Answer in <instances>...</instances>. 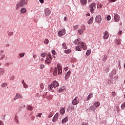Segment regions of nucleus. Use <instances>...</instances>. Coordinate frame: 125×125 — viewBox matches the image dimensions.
<instances>
[{
  "mask_svg": "<svg viewBox=\"0 0 125 125\" xmlns=\"http://www.w3.org/2000/svg\"><path fill=\"white\" fill-rule=\"evenodd\" d=\"M81 48L83 49V50H86L87 49V46H86V44L85 43L82 42L81 43Z\"/></svg>",
  "mask_w": 125,
  "mask_h": 125,
  "instance_id": "nucleus-11",
  "label": "nucleus"
},
{
  "mask_svg": "<svg viewBox=\"0 0 125 125\" xmlns=\"http://www.w3.org/2000/svg\"><path fill=\"white\" fill-rule=\"evenodd\" d=\"M53 75L56 77V76H57V67H55L54 70L53 72Z\"/></svg>",
  "mask_w": 125,
  "mask_h": 125,
  "instance_id": "nucleus-31",
  "label": "nucleus"
},
{
  "mask_svg": "<svg viewBox=\"0 0 125 125\" xmlns=\"http://www.w3.org/2000/svg\"><path fill=\"white\" fill-rule=\"evenodd\" d=\"M115 42L116 44L119 45V44H121V42H122V40L115 39Z\"/></svg>",
  "mask_w": 125,
  "mask_h": 125,
  "instance_id": "nucleus-30",
  "label": "nucleus"
},
{
  "mask_svg": "<svg viewBox=\"0 0 125 125\" xmlns=\"http://www.w3.org/2000/svg\"><path fill=\"white\" fill-rule=\"evenodd\" d=\"M120 16H119V15L118 14H114V21L115 22H119V21H120Z\"/></svg>",
  "mask_w": 125,
  "mask_h": 125,
  "instance_id": "nucleus-8",
  "label": "nucleus"
},
{
  "mask_svg": "<svg viewBox=\"0 0 125 125\" xmlns=\"http://www.w3.org/2000/svg\"><path fill=\"white\" fill-rule=\"evenodd\" d=\"M80 2L83 5H85L87 3V0H80Z\"/></svg>",
  "mask_w": 125,
  "mask_h": 125,
  "instance_id": "nucleus-23",
  "label": "nucleus"
},
{
  "mask_svg": "<svg viewBox=\"0 0 125 125\" xmlns=\"http://www.w3.org/2000/svg\"><path fill=\"white\" fill-rule=\"evenodd\" d=\"M6 66H8V65H9V63L7 62V63H6Z\"/></svg>",
  "mask_w": 125,
  "mask_h": 125,
  "instance_id": "nucleus-63",
  "label": "nucleus"
},
{
  "mask_svg": "<svg viewBox=\"0 0 125 125\" xmlns=\"http://www.w3.org/2000/svg\"><path fill=\"white\" fill-rule=\"evenodd\" d=\"M66 90V87L63 86L59 89V92H63Z\"/></svg>",
  "mask_w": 125,
  "mask_h": 125,
  "instance_id": "nucleus-20",
  "label": "nucleus"
},
{
  "mask_svg": "<svg viewBox=\"0 0 125 125\" xmlns=\"http://www.w3.org/2000/svg\"><path fill=\"white\" fill-rule=\"evenodd\" d=\"M42 113H39L36 116V117H39V118H41V117H42Z\"/></svg>",
  "mask_w": 125,
  "mask_h": 125,
  "instance_id": "nucleus-52",
  "label": "nucleus"
},
{
  "mask_svg": "<svg viewBox=\"0 0 125 125\" xmlns=\"http://www.w3.org/2000/svg\"><path fill=\"white\" fill-rule=\"evenodd\" d=\"M52 54L53 55H56V52L54 50H52Z\"/></svg>",
  "mask_w": 125,
  "mask_h": 125,
  "instance_id": "nucleus-48",
  "label": "nucleus"
},
{
  "mask_svg": "<svg viewBox=\"0 0 125 125\" xmlns=\"http://www.w3.org/2000/svg\"><path fill=\"white\" fill-rule=\"evenodd\" d=\"M112 96H114V97L116 96V92H112Z\"/></svg>",
  "mask_w": 125,
  "mask_h": 125,
  "instance_id": "nucleus-55",
  "label": "nucleus"
},
{
  "mask_svg": "<svg viewBox=\"0 0 125 125\" xmlns=\"http://www.w3.org/2000/svg\"><path fill=\"white\" fill-rule=\"evenodd\" d=\"M74 30H78L79 29V25H76L73 26Z\"/></svg>",
  "mask_w": 125,
  "mask_h": 125,
  "instance_id": "nucleus-41",
  "label": "nucleus"
},
{
  "mask_svg": "<svg viewBox=\"0 0 125 125\" xmlns=\"http://www.w3.org/2000/svg\"><path fill=\"white\" fill-rule=\"evenodd\" d=\"M83 27H82L81 28L79 29L78 30V33L79 35H83V31H84Z\"/></svg>",
  "mask_w": 125,
  "mask_h": 125,
  "instance_id": "nucleus-17",
  "label": "nucleus"
},
{
  "mask_svg": "<svg viewBox=\"0 0 125 125\" xmlns=\"http://www.w3.org/2000/svg\"><path fill=\"white\" fill-rule=\"evenodd\" d=\"M44 43H45L46 44H48V43L49 42V41L48 40V39H45L44 40Z\"/></svg>",
  "mask_w": 125,
  "mask_h": 125,
  "instance_id": "nucleus-43",
  "label": "nucleus"
},
{
  "mask_svg": "<svg viewBox=\"0 0 125 125\" xmlns=\"http://www.w3.org/2000/svg\"><path fill=\"white\" fill-rule=\"evenodd\" d=\"M122 34H123V31H119L118 34L119 35H122Z\"/></svg>",
  "mask_w": 125,
  "mask_h": 125,
  "instance_id": "nucleus-58",
  "label": "nucleus"
},
{
  "mask_svg": "<svg viewBox=\"0 0 125 125\" xmlns=\"http://www.w3.org/2000/svg\"><path fill=\"white\" fill-rule=\"evenodd\" d=\"M58 113H57L54 116L52 119V122H53V123H56V122H57V120H58Z\"/></svg>",
  "mask_w": 125,
  "mask_h": 125,
  "instance_id": "nucleus-15",
  "label": "nucleus"
},
{
  "mask_svg": "<svg viewBox=\"0 0 125 125\" xmlns=\"http://www.w3.org/2000/svg\"><path fill=\"white\" fill-rule=\"evenodd\" d=\"M96 22L98 23V24H100V23H101V21L102 20V19L101 18V16L100 15H98L96 16V18L95 19Z\"/></svg>",
  "mask_w": 125,
  "mask_h": 125,
  "instance_id": "nucleus-10",
  "label": "nucleus"
},
{
  "mask_svg": "<svg viewBox=\"0 0 125 125\" xmlns=\"http://www.w3.org/2000/svg\"><path fill=\"white\" fill-rule=\"evenodd\" d=\"M26 5V0H21L20 2L17 3L16 4V9H18L20 6H25Z\"/></svg>",
  "mask_w": 125,
  "mask_h": 125,
  "instance_id": "nucleus-3",
  "label": "nucleus"
},
{
  "mask_svg": "<svg viewBox=\"0 0 125 125\" xmlns=\"http://www.w3.org/2000/svg\"><path fill=\"white\" fill-rule=\"evenodd\" d=\"M27 108V110H29V111H32L34 109V107L32 105H28Z\"/></svg>",
  "mask_w": 125,
  "mask_h": 125,
  "instance_id": "nucleus-34",
  "label": "nucleus"
},
{
  "mask_svg": "<svg viewBox=\"0 0 125 125\" xmlns=\"http://www.w3.org/2000/svg\"><path fill=\"white\" fill-rule=\"evenodd\" d=\"M30 120H31V121H34L35 120V116L32 115L30 117Z\"/></svg>",
  "mask_w": 125,
  "mask_h": 125,
  "instance_id": "nucleus-49",
  "label": "nucleus"
},
{
  "mask_svg": "<svg viewBox=\"0 0 125 125\" xmlns=\"http://www.w3.org/2000/svg\"><path fill=\"white\" fill-rule=\"evenodd\" d=\"M96 8V3L93 2L89 5V9L91 13H94V10Z\"/></svg>",
  "mask_w": 125,
  "mask_h": 125,
  "instance_id": "nucleus-2",
  "label": "nucleus"
},
{
  "mask_svg": "<svg viewBox=\"0 0 125 125\" xmlns=\"http://www.w3.org/2000/svg\"><path fill=\"white\" fill-rule=\"evenodd\" d=\"M59 86V83L56 81H54L52 83L48 85L49 90L51 91L52 92L54 91V88L56 87H58Z\"/></svg>",
  "mask_w": 125,
  "mask_h": 125,
  "instance_id": "nucleus-1",
  "label": "nucleus"
},
{
  "mask_svg": "<svg viewBox=\"0 0 125 125\" xmlns=\"http://www.w3.org/2000/svg\"><path fill=\"white\" fill-rule=\"evenodd\" d=\"M23 98V96H22V95L19 94V93H17L14 98V100H17V99H22Z\"/></svg>",
  "mask_w": 125,
  "mask_h": 125,
  "instance_id": "nucleus-6",
  "label": "nucleus"
},
{
  "mask_svg": "<svg viewBox=\"0 0 125 125\" xmlns=\"http://www.w3.org/2000/svg\"><path fill=\"white\" fill-rule=\"evenodd\" d=\"M82 42V39H78L76 40H75L73 42L74 44H76V45H78Z\"/></svg>",
  "mask_w": 125,
  "mask_h": 125,
  "instance_id": "nucleus-16",
  "label": "nucleus"
},
{
  "mask_svg": "<svg viewBox=\"0 0 125 125\" xmlns=\"http://www.w3.org/2000/svg\"><path fill=\"white\" fill-rule=\"evenodd\" d=\"M88 24H91L92 23H93V17H92L87 22Z\"/></svg>",
  "mask_w": 125,
  "mask_h": 125,
  "instance_id": "nucleus-25",
  "label": "nucleus"
},
{
  "mask_svg": "<svg viewBox=\"0 0 125 125\" xmlns=\"http://www.w3.org/2000/svg\"><path fill=\"white\" fill-rule=\"evenodd\" d=\"M82 125H88V124H86L85 123H83Z\"/></svg>",
  "mask_w": 125,
  "mask_h": 125,
  "instance_id": "nucleus-60",
  "label": "nucleus"
},
{
  "mask_svg": "<svg viewBox=\"0 0 125 125\" xmlns=\"http://www.w3.org/2000/svg\"><path fill=\"white\" fill-rule=\"evenodd\" d=\"M78 99V97H76L74 100L72 102V105H77V104H79V103L80 101L77 100Z\"/></svg>",
  "mask_w": 125,
  "mask_h": 125,
  "instance_id": "nucleus-7",
  "label": "nucleus"
},
{
  "mask_svg": "<svg viewBox=\"0 0 125 125\" xmlns=\"http://www.w3.org/2000/svg\"><path fill=\"white\" fill-rule=\"evenodd\" d=\"M23 87L24 88H27V87H28V85H27V84H26L25 83H24Z\"/></svg>",
  "mask_w": 125,
  "mask_h": 125,
  "instance_id": "nucleus-45",
  "label": "nucleus"
},
{
  "mask_svg": "<svg viewBox=\"0 0 125 125\" xmlns=\"http://www.w3.org/2000/svg\"><path fill=\"white\" fill-rule=\"evenodd\" d=\"M64 52L65 53H66L67 54H68L71 52V50L70 49L65 50L64 51Z\"/></svg>",
  "mask_w": 125,
  "mask_h": 125,
  "instance_id": "nucleus-40",
  "label": "nucleus"
},
{
  "mask_svg": "<svg viewBox=\"0 0 125 125\" xmlns=\"http://www.w3.org/2000/svg\"><path fill=\"white\" fill-rule=\"evenodd\" d=\"M12 35H13V32H9L8 33V36H12Z\"/></svg>",
  "mask_w": 125,
  "mask_h": 125,
  "instance_id": "nucleus-53",
  "label": "nucleus"
},
{
  "mask_svg": "<svg viewBox=\"0 0 125 125\" xmlns=\"http://www.w3.org/2000/svg\"><path fill=\"white\" fill-rule=\"evenodd\" d=\"M41 3H43L44 2V1L43 0H39Z\"/></svg>",
  "mask_w": 125,
  "mask_h": 125,
  "instance_id": "nucleus-56",
  "label": "nucleus"
},
{
  "mask_svg": "<svg viewBox=\"0 0 125 125\" xmlns=\"http://www.w3.org/2000/svg\"><path fill=\"white\" fill-rule=\"evenodd\" d=\"M96 110V108L94 105H91L89 107V111H92V112H94Z\"/></svg>",
  "mask_w": 125,
  "mask_h": 125,
  "instance_id": "nucleus-18",
  "label": "nucleus"
},
{
  "mask_svg": "<svg viewBox=\"0 0 125 125\" xmlns=\"http://www.w3.org/2000/svg\"><path fill=\"white\" fill-rule=\"evenodd\" d=\"M51 60H52V58H51V55H49V58H46L45 60V62L47 64V65H49L50 63H51Z\"/></svg>",
  "mask_w": 125,
  "mask_h": 125,
  "instance_id": "nucleus-4",
  "label": "nucleus"
},
{
  "mask_svg": "<svg viewBox=\"0 0 125 125\" xmlns=\"http://www.w3.org/2000/svg\"><path fill=\"white\" fill-rule=\"evenodd\" d=\"M7 85V84H6V83H3V84H2L1 86L2 87H5V86H6Z\"/></svg>",
  "mask_w": 125,
  "mask_h": 125,
  "instance_id": "nucleus-46",
  "label": "nucleus"
},
{
  "mask_svg": "<svg viewBox=\"0 0 125 125\" xmlns=\"http://www.w3.org/2000/svg\"><path fill=\"white\" fill-rule=\"evenodd\" d=\"M41 56L42 57H43V58H44V57H45V53H42L41 54Z\"/></svg>",
  "mask_w": 125,
  "mask_h": 125,
  "instance_id": "nucleus-47",
  "label": "nucleus"
},
{
  "mask_svg": "<svg viewBox=\"0 0 125 125\" xmlns=\"http://www.w3.org/2000/svg\"><path fill=\"white\" fill-rule=\"evenodd\" d=\"M40 87L41 89H43V88L44 87V85H43V84H41Z\"/></svg>",
  "mask_w": 125,
  "mask_h": 125,
  "instance_id": "nucleus-50",
  "label": "nucleus"
},
{
  "mask_svg": "<svg viewBox=\"0 0 125 125\" xmlns=\"http://www.w3.org/2000/svg\"><path fill=\"white\" fill-rule=\"evenodd\" d=\"M71 76V71L69 70L65 75V80L67 81L69 79V78Z\"/></svg>",
  "mask_w": 125,
  "mask_h": 125,
  "instance_id": "nucleus-9",
  "label": "nucleus"
},
{
  "mask_svg": "<svg viewBox=\"0 0 125 125\" xmlns=\"http://www.w3.org/2000/svg\"><path fill=\"white\" fill-rule=\"evenodd\" d=\"M14 120H15V123H16V124H19V121H18V116H17V115L15 116Z\"/></svg>",
  "mask_w": 125,
  "mask_h": 125,
  "instance_id": "nucleus-33",
  "label": "nucleus"
},
{
  "mask_svg": "<svg viewBox=\"0 0 125 125\" xmlns=\"http://www.w3.org/2000/svg\"><path fill=\"white\" fill-rule=\"evenodd\" d=\"M52 117V114H50L49 116H48V118H51Z\"/></svg>",
  "mask_w": 125,
  "mask_h": 125,
  "instance_id": "nucleus-59",
  "label": "nucleus"
},
{
  "mask_svg": "<svg viewBox=\"0 0 125 125\" xmlns=\"http://www.w3.org/2000/svg\"><path fill=\"white\" fill-rule=\"evenodd\" d=\"M14 76L12 75L9 77V80L10 81H14Z\"/></svg>",
  "mask_w": 125,
  "mask_h": 125,
  "instance_id": "nucleus-38",
  "label": "nucleus"
},
{
  "mask_svg": "<svg viewBox=\"0 0 125 125\" xmlns=\"http://www.w3.org/2000/svg\"><path fill=\"white\" fill-rule=\"evenodd\" d=\"M68 67H65L64 68V70L65 72H67V71H68Z\"/></svg>",
  "mask_w": 125,
  "mask_h": 125,
  "instance_id": "nucleus-54",
  "label": "nucleus"
},
{
  "mask_svg": "<svg viewBox=\"0 0 125 125\" xmlns=\"http://www.w3.org/2000/svg\"><path fill=\"white\" fill-rule=\"evenodd\" d=\"M125 104L124 103L121 105V109H122V110H124L125 109Z\"/></svg>",
  "mask_w": 125,
  "mask_h": 125,
  "instance_id": "nucleus-42",
  "label": "nucleus"
},
{
  "mask_svg": "<svg viewBox=\"0 0 125 125\" xmlns=\"http://www.w3.org/2000/svg\"><path fill=\"white\" fill-rule=\"evenodd\" d=\"M69 119V117H66L63 119L62 120V124H64V123H66V122H68V120Z\"/></svg>",
  "mask_w": 125,
  "mask_h": 125,
  "instance_id": "nucleus-24",
  "label": "nucleus"
},
{
  "mask_svg": "<svg viewBox=\"0 0 125 125\" xmlns=\"http://www.w3.org/2000/svg\"><path fill=\"white\" fill-rule=\"evenodd\" d=\"M112 74H113V75H117V69H113L112 71Z\"/></svg>",
  "mask_w": 125,
  "mask_h": 125,
  "instance_id": "nucleus-36",
  "label": "nucleus"
},
{
  "mask_svg": "<svg viewBox=\"0 0 125 125\" xmlns=\"http://www.w3.org/2000/svg\"><path fill=\"white\" fill-rule=\"evenodd\" d=\"M44 13L46 16H49L50 13H51V11L49 8H46L44 10Z\"/></svg>",
  "mask_w": 125,
  "mask_h": 125,
  "instance_id": "nucleus-12",
  "label": "nucleus"
},
{
  "mask_svg": "<svg viewBox=\"0 0 125 125\" xmlns=\"http://www.w3.org/2000/svg\"><path fill=\"white\" fill-rule=\"evenodd\" d=\"M92 97H93V94L92 93L89 94L86 98V101L89 100V99L92 98Z\"/></svg>",
  "mask_w": 125,
  "mask_h": 125,
  "instance_id": "nucleus-27",
  "label": "nucleus"
},
{
  "mask_svg": "<svg viewBox=\"0 0 125 125\" xmlns=\"http://www.w3.org/2000/svg\"><path fill=\"white\" fill-rule=\"evenodd\" d=\"M102 58L104 62L106 61V60H107V58H108V56L106 55H104L102 56Z\"/></svg>",
  "mask_w": 125,
  "mask_h": 125,
  "instance_id": "nucleus-26",
  "label": "nucleus"
},
{
  "mask_svg": "<svg viewBox=\"0 0 125 125\" xmlns=\"http://www.w3.org/2000/svg\"><path fill=\"white\" fill-rule=\"evenodd\" d=\"M0 53H1V54H3L2 53H3V50H1Z\"/></svg>",
  "mask_w": 125,
  "mask_h": 125,
  "instance_id": "nucleus-62",
  "label": "nucleus"
},
{
  "mask_svg": "<svg viewBox=\"0 0 125 125\" xmlns=\"http://www.w3.org/2000/svg\"><path fill=\"white\" fill-rule=\"evenodd\" d=\"M66 111V108L65 107H63L60 110V114L61 115H64L65 114V112Z\"/></svg>",
  "mask_w": 125,
  "mask_h": 125,
  "instance_id": "nucleus-21",
  "label": "nucleus"
},
{
  "mask_svg": "<svg viewBox=\"0 0 125 125\" xmlns=\"http://www.w3.org/2000/svg\"><path fill=\"white\" fill-rule=\"evenodd\" d=\"M62 45V48H64V49H67V45H66V43H63Z\"/></svg>",
  "mask_w": 125,
  "mask_h": 125,
  "instance_id": "nucleus-37",
  "label": "nucleus"
},
{
  "mask_svg": "<svg viewBox=\"0 0 125 125\" xmlns=\"http://www.w3.org/2000/svg\"><path fill=\"white\" fill-rule=\"evenodd\" d=\"M36 57H37V55H33V58H34V59H36Z\"/></svg>",
  "mask_w": 125,
  "mask_h": 125,
  "instance_id": "nucleus-61",
  "label": "nucleus"
},
{
  "mask_svg": "<svg viewBox=\"0 0 125 125\" xmlns=\"http://www.w3.org/2000/svg\"><path fill=\"white\" fill-rule=\"evenodd\" d=\"M108 38H109V33L108 31H105L104 32L103 39H104V40H107Z\"/></svg>",
  "mask_w": 125,
  "mask_h": 125,
  "instance_id": "nucleus-14",
  "label": "nucleus"
},
{
  "mask_svg": "<svg viewBox=\"0 0 125 125\" xmlns=\"http://www.w3.org/2000/svg\"><path fill=\"white\" fill-rule=\"evenodd\" d=\"M76 50H78V51H82V47L80 45H78L75 47Z\"/></svg>",
  "mask_w": 125,
  "mask_h": 125,
  "instance_id": "nucleus-29",
  "label": "nucleus"
},
{
  "mask_svg": "<svg viewBox=\"0 0 125 125\" xmlns=\"http://www.w3.org/2000/svg\"><path fill=\"white\" fill-rule=\"evenodd\" d=\"M95 108H98L100 106V103L99 102H95L93 104Z\"/></svg>",
  "mask_w": 125,
  "mask_h": 125,
  "instance_id": "nucleus-22",
  "label": "nucleus"
},
{
  "mask_svg": "<svg viewBox=\"0 0 125 125\" xmlns=\"http://www.w3.org/2000/svg\"><path fill=\"white\" fill-rule=\"evenodd\" d=\"M19 55H20V57L21 58H22V57H24V56H25V53H20V54H19Z\"/></svg>",
  "mask_w": 125,
  "mask_h": 125,
  "instance_id": "nucleus-39",
  "label": "nucleus"
},
{
  "mask_svg": "<svg viewBox=\"0 0 125 125\" xmlns=\"http://www.w3.org/2000/svg\"><path fill=\"white\" fill-rule=\"evenodd\" d=\"M43 68H44V65L43 64H41L40 65V69H43Z\"/></svg>",
  "mask_w": 125,
  "mask_h": 125,
  "instance_id": "nucleus-51",
  "label": "nucleus"
},
{
  "mask_svg": "<svg viewBox=\"0 0 125 125\" xmlns=\"http://www.w3.org/2000/svg\"><path fill=\"white\" fill-rule=\"evenodd\" d=\"M27 11V10L26 9V8H22L21 10V12L24 14V13H26V12Z\"/></svg>",
  "mask_w": 125,
  "mask_h": 125,
  "instance_id": "nucleus-28",
  "label": "nucleus"
},
{
  "mask_svg": "<svg viewBox=\"0 0 125 125\" xmlns=\"http://www.w3.org/2000/svg\"><path fill=\"white\" fill-rule=\"evenodd\" d=\"M66 34V30L65 29H62V30L59 31L58 32V36L59 37H62L64 36Z\"/></svg>",
  "mask_w": 125,
  "mask_h": 125,
  "instance_id": "nucleus-5",
  "label": "nucleus"
},
{
  "mask_svg": "<svg viewBox=\"0 0 125 125\" xmlns=\"http://www.w3.org/2000/svg\"><path fill=\"white\" fill-rule=\"evenodd\" d=\"M64 21H66V20H67V18L64 17Z\"/></svg>",
  "mask_w": 125,
  "mask_h": 125,
  "instance_id": "nucleus-64",
  "label": "nucleus"
},
{
  "mask_svg": "<svg viewBox=\"0 0 125 125\" xmlns=\"http://www.w3.org/2000/svg\"><path fill=\"white\" fill-rule=\"evenodd\" d=\"M57 67L58 75H61V74H62V67H61L59 64H58Z\"/></svg>",
  "mask_w": 125,
  "mask_h": 125,
  "instance_id": "nucleus-13",
  "label": "nucleus"
},
{
  "mask_svg": "<svg viewBox=\"0 0 125 125\" xmlns=\"http://www.w3.org/2000/svg\"><path fill=\"white\" fill-rule=\"evenodd\" d=\"M4 73H5V69L3 68H0V76L3 75Z\"/></svg>",
  "mask_w": 125,
  "mask_h": 125,
  "instance_id": "nucleus-19",
  "label": "nucleus"
},
{
  "mask_svg": "<svg viewBox=\"0 0 125 125\" xmlns=\"http://www.w3.org/2000/svg\"><path fill=\"white\" fill-rule=\"evenodd\" d=\"M106 19L108 21L111 20V16H110V15H108L106 17Z\"/></svg>",
  "mask_w": 125,
  "mask_h": 125,
  "instance_id": "nucleus-44",
  "label": "nucleus"
},
{
  "mask_svg": "<svg viewBox=\"0 0 125 125\" xmlns=\"http://www.w3.org/2000/svg\"><path fill=\"white\" fill-rule=\"evenodd\" d=\"M0 125H4L3 122L1 121H0Z\"/></svg>",
  "mask_w": 125,
  "mask_h": 125,
  "instance_id": "nucleus-57",
  "label": "nucleus"
},
{
  "mask_svg": "<svg viewBox=\"0 0 125 125\" xmlns=\"http://www.w3.org/2000/svg\"><path fill=\"white\" fill-rule=\"evenodd\" d=\"M5 57L4 54H0V60H2Z\"/></svg>",
  "mask_w": 125,
  "mask_h": 125,
  "instance_id": "nucleus-32",
  "label": "nucleus"
},
{
  "mask_svg": "<svg viewBox=\"0 0 125 125\" xmlns=\"http://www.w3.org/2000/svg\"><path fill=\"white\" fill-rule=\"evenodd\" d=\"M90 53H91V50H87L86 52V55L89 56V55H90Z\"/></svg>",
  "mask_w": 125,
  "mask_h": 125,
  "instance_id": "nucleus-35",
  "label": "nucleus"
}]
</instances>
